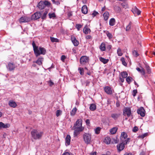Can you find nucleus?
Segmentation results:
<instances>
[{"mask_svg": "<svg viewBox=\"0 0 155 155\" xmlns=\"http://www.w3.org/2000/svg\"><path fill=\"white\" fill-rule=\"evenodd\" d=\"M100 48L101 51H104L105 50V45L104 43H102L101 44Z\"/></svg>", "mask_w": 155, "mask_h": 155, "instance_id": "29", "label": "nucleus"}, {"mask_svg": "<svg viewBox=\"0 0 155 155\" xmlns=\"http://www.w3.org/2000/svg\"><path fill=\"white\" fill-rule=\"evenodd\" d=\"M130 140V138H127V139L126 140L124 141V143H123L124 144V145H125V144H127V143L128 142H129V141Z\"/></svg>", "mask_w": 155, "mask_h": 155, "instance_id": "57", "label": "nucleus"}, {"mask_svg": "<svg viewBox=\"0 0 155 155\" xmlns=\"http://www.w3.org/2000/svg\"><path fill=\"white\" fill-rule=\"evenodd\" d=\"M90 109L91 111H94L96 109V105L94 104H91L90 107Z\"/></svg>", "mask_w": 155, "mask_h": 155, "instance_id": "30", "label": "nucleus"}, {"mask_svg": "<svg viewBox=\"0 0 155 155\" xmlns=\"http://www.w3.org/2000/svg\"><path fill=\"white\" fill-rule=\"evenodd\" d=\"M71 140V137L70 135H67L65 138V143L67 144L68 145L70 144V142Z\"/></svg>", "mask_w": 155, "mask_h": 155, "instance_id": "24", "label": "nucleus"}, {"mask_svg": "<svg viewBox=\"0 0 155 155\" xmlns=\"http://www.w3.org/2000/svg\"><path fill=\"white\" fill-rule=\"evenodd\" d=\"M50 39L51 41L52 42H58L59 40L57 38H55L54 37H50Z\"/></svg>", "mask_w": 155, "mask_h": 155, "instance_id": "37", "label": "nucleus"}, {"mask_svg": "<svg viewBox=\"0 0 155 155\" xmlns=\"http://www.w3.org/2000/svg\"><path fill=\"white\" fill-rule=\"evenodd\" d=\"M114 9L115 12L117 13H120L121 12L120 8L118 6L115 5L114 7Z\"/></svg>", "mask_w": 155, "mask_h": 155, "instance_id": "28", "label": "nucleus"}, {"mask_svg": "<svg viewBox=\"0 0 155 155\" xmlns=\"http://www.w3.org/2000/svg\"><path fill=\"white\" fill-rule=\"evenodd\" d=\"M120 61H121L123 65L125 66H126L127 65V64L125 61V59L124 58H121L120 59Z\"/></svg>", "mask_w": 155, "mask_h": 155, "instance_id": "43", "label": "nucleus"}, {"mask_svg": "<svg viewBox=\"0 0 155 155\" xmlns=\"http://www.w3.org/2000/svg\"><path fill=\"white\" fill-rule=\"evenodd\" d=\"M71 39L74 46H76L78 45L79 44V42L76 39L74 36H71Z\"/></svg>", "mask_w": 155, "mask_h": 155, "instance_id": "14", "label": "nucleus"}, {"mask_svg": "<svg viewBox=\"0 0 155 155\" xmlns=\"http://www.w3.org/2000/svg\"><path fill=\"white\" fill-rule=\"evenodd\" d=\"M120 81L121 82L123 83L124 82V78H120Z\"/></svg>", "mask_w": 155, "mask_h": 155, "instance_id": "62", "label": "nucleus"}, {"mask_svg": "<svg viewBox=\"0 0 155 155\" xmlns=\"http://www.w3.org/2000/svg\"><path fill=\"white\" fill-rule=\"evenodd\" d=\"M78 70L79 71V73L81 75H83L84 74V71L83 68H79Z\"/></svg>", "mask_w": 155, "mask_h": 155, "instance_id": "41", "label": "nucleus"}, {"mask_svg": "<svg viewBox=\"0 0 155 155\" xmlns=\"http://www.w3.org/2000/svg\"><path fill=\"white\" fill-rule=\"evenodd\" d=\"M44 58H39L36 61H34L33 63H35L39 65H41L42 64V62L43 61Z\"/></svg>", "mask_w": 155, "mask_h": 155, "instance_id": "18", "label": "nucleus"}, {"mask_svg": "<svg viewBox=\"0 0 155 155\" xmlns=\"http://www.w3.org/2000/svg\"><path fill=\"white\" fill-rule=\"evenodd\" d=\"M98 14V13L97 12L94 11L93 12L92 14V15L93 17H94Z\"/></svg>", "mask_w": 155, "mask_h": 155, "instance_id": "55", "label": "nucleus"}, {"mask_svg": "<svg viewBox=\"0 0 155 155\" xmlns=\"http://www.w3.org/2000/svg\"><path fill=\"white\" fill-rule=\"evenodd\" d=\"M138 130V128L136 126L134 127L133 129V131L134 132H136Z\"/></svg>", "mask_w": 155, "mask_h": 155, "instance_id": "53", "label": "nucleus"}, {"mask_svg": "<svg viewBox=\"0 0 155 155\" xmlns=\"http://www.w3.org/2000/svg\"><path fill=\"white\" fill-rule=\"evenodd\" d=\"M77 110V109L76 107L73 108L70 112L71 115L72 116H74Z\"/></svg>", "mask_w": 155, "mask_h": 155, "instance_id": "34", "label": "nucleus"}, {"mask_svg": "<svg viewBox=\"0 0 155 155\" xmlns=\"http://www.w3.org/2000/svg\"><path fill=\"white\" fill-rule=\"evenodd\" d=\"M131 11L135 15H139L141 13V11L136 6L133 7Z\"/></svg>", "mask_w": 155, "mask_h": 155, "instance_id": "10", "label": "nucleus"}, {"mask_svg": "<svg viewBox=\"0 0 155 155\" xmlns=\"http://www.w3.org/2000/svg\"><path fill=\"white\" fill-rule=\"evenodd\" d=\"M106 8L105 6H104L103 8H102L101 9V11L103 12H104Z\"/></svg>", "mask_w": 155, "mask_h": 155, "instance_id": "64", "label": "nucleus"}, {"mask_svg": "<svg viewBox=\"0 0 155 155\" xmlns=\"http://www.w3.org/2000/svg\"><path fill=\"white\" fill-rule=\"evenodd\" d=\"M51 5V3L48 1H46L45 2L41 1L38 3V6L40 9L41 10L44 9L46 7H49Z\"/></svg>", "mask_w": 155, "mask_h": 155, "instance_id": "3", "label": "nucleus"}, {"mask_svg": "<svg viewBox=\"0 0 155 155\" xmlns=\"http://www.w3.org/2000/svg\"><path fill=\"white\" fill-rule=\"evenodd\" d=\"M137 93V90H134L132 92V95L134 97L136 96V94Z\"/></svg>", "mask_w": 155, "mask_h": 155, "instance_id": "51", "label": "nucleus"}, {"mask_svg": "<svg viewBox=\"0 0 155 155\" xmlns=\"http://www.w3.org/2000/svg\"><path fill=\"white\" fill-rule=\"evenodd\" d=\"M86 124L87 125H89L90 124V121L89 119H87L86 120Z\"/></svg>", "mask_w": 155, "mask_h": 155, "instance_id": "58", "label": "nucleus"}, {"mask_svg": "<svg viewBox=\"0 0 155 155\" xmlns=\"http://www.w3.org/2000/svg\"><path fill=\"white\" fill-rule=\"evenodd\" d=\"M48 11L46 10L45 12L44 13L43 15L41 17V19H45L46 18V15L48 13Z\"/></svg>", "mask_w": 155, "mask_h": 155, "instance_id": "35", "label": "nucleus"}, {"mask_svg": "<svg viewBox=\"0 0 155 155\" xmlns=\"http://www.w3.org/2000/svg\"><path fill=\"white\" fill-rule=\"evenodd\" d=\"M116 106L117 107H119L120 106V102L117 101L116 103Z\"/></svg>", "mask_w": 155, "mask_h": 155, "instance_id": "61", "label": "nucleus"}, {"mask_svg": "<svg viewBox=\"0 0 155 155\" xmlns=\"http://www.w3.org/2000/svg\"><path fill=\"white\" fill-rule=\"evenodd\" d=\"M122 6L124 8H128L127 5L125 3H122L121 4Z\"/></svg>", "mask_w": 155, "mask_h": 155, "instance_id": "54", "label": "nucleus"}, {"mask_svg": "<svg viewBox=\"0 0 155 155\" xmlns=\"http://www.w3.org/2000/svg\"><path fill=\"white\" fill-rule=\"evenodd\" d=\"M132 78L131 77H128L126 78V81L128 84H130L131 82V80Z\"/></svg>", "mask_w": 155, "mask_h": 155, "instance_id": "45", "label": "nucleus"}, {"mask_svg": "<svg viewBox=\"0 0 155 155\" xmlns=\"http://www.w3.org/2000/svg\"><path fill=\"white\" fill-rule=\"evenodd\" d=\"M49 17L50 18H54L56 17V15L54 13H49L48 14Z\"/></svg>", "mask_w": 155, "mask_h": 155, "instance_id": "36", "label": "nucleus"}, {"mask_svg": "<svg viewBox=\"0 0 155 155\" xmlns=\"http://www.w3.org/2000/svg\"><path fill=\"white\" fill-rule=\"evenodd\" d=\"M120 116V114L119 113H113L111 114L110 116L114 120H116Z\"/></svg>", "mask_w": 155, "mask_h": 155, "instance_id": "15", "label": "nucleus"}, {"mask_svg": "<svg viewBox=\"0 0 155 155\" xmlns=\"http://www.w3.org/2000/svg\"><path fill=\"white\" fill-rule=\"evenodd\" d=\"M137 113L142 117H144L145 115V110L143 107L140 108L137 110Z\"/></svg>", "mask_w": 155, "mask_h": 155, "instance_id": "13", "label": "nucleus"}, {"mask_svg": "<svg viewBox=\"0 0 155 155\" xmlns=\"http://www.w3.org/2000/svg\"><path fill=\"white\" fill-rule=\"evenodd\" d=\"M117 54L118 56H121L123 54L121 52V50L120 48H118L117 50Z\"/></svg>", "mask_w": 155, "mask_h": 155, "instance_id": "47", "label": "nucleus"}, {"mask_svg": "<svg viewBox=\"0 0 155 155\" xmlns=\"http://www.w3.org/2000/svg\"><path fill=\"white\" fill-rule=\"evenodd\" d=\"M75 128L79 129L81 128H84L82 127V121L81 119H78L77 120L73 127Z\"/></svg>", "mask_w": 155, "mask_h": 155, "instance_id": "6", "label": "nucleus"}, {"mask_svg": "<svg viewBox=\"0 0 155 155\" xmlns=\"http://www.w3.org/2000/svg\"><path fill=\"white\" fill-rule=\"evenodd\" d=\"M132 24V23L131 22H130L126 27V31H129L130 29Z\"/></svg>", "mask_w": 155, "mask_h": 155, "instance_id": "39", "label": "nucleus"}, {"mask_svg": "<svg viewBox=\"0 0 155 155\" xmlns=\"http://www.w3.org/2000/svg\"><path fill=\"white\" fill-rule=\"evenodd\" d=\"M82 12L85 14H86L87 12V8L86 5H84L81 8Z\"/></svg>", "mask_w": 155, "mask_h": 155, "instance_id": "23", "label": "nucleus"}, {"mask_svg": "<svg viewBox=\"0 0 155 155\" xmlns=\"http://www.w3.org/2000/svg\"><path fill=\"white\" fill-rule=\"evenodd\" d=\"M145 68L147 70V73L148 74H150L151 73V70L150 68L147 64H145Z\"/></svg>", "mask_w": 155, "mask_h": 155, "instance_id": "31", "label": "nucleus"}, {"mask_svg": "<svg viewBox=\"0 0 155 155\" xmlns=\"http://www.w3.org/2000/svg\"><path fill=\"white\" fill-rule=\"evenodd\" d=\"M8 104L11 107L15 108L17 106L16 103L14 101L10 100L9 101Z\"/></svg>", "mask_w": 155, "mask_h": 155, "instance_id": "20", "label": "nucleus"}, {"mask_svg": "<svg viewBox=\"0 0 155 155\" xmlns=\"http://www.w3.org/2000/svg\"><path fill=\"white\" fill-rule=\"evenodd\" d=\"M104 142L107 144H109L110 142V139L109 137H107L105 138Z\"/></svg>", "mask_w": 155, "mask_h": 155, "instance_id": "33", "label": "nucleus"}, {"mask_svg": "<svg viewBox=\"0 0 155 155\" xmlns=\"http://www.w3.org/2000/svg\"><path fill=\"white\" fill-rule=\"evenodd\" d=\"M10 127V125L9 124H5L2 122H0V129L2 128H6Z\"/></svg>", "mask_w": 155, "mask_h": 155, "instance_id": "17", "label": "nucleus"}, {"mask_svg": "<svg viewBox=\"0 0 155 155\" xmlns=\"http://www.w3.org/2000/svg\"><path fill=\"white\" fill-rule=\"evenodd\" d=\"M115 20L114 18H112L110 20L109 25L111 26H114L115 25Z\"/></svg>", "mask_w": 155, "mask_h": 155, "instance_id": "32", "label": "nucleus"}, {"mask_svg": "<svg viewBox=\"0 0 155 155\" xmlns=\"http://www.w3.org/2000/svg\"><path fill=\"white\" fill-rule=\"evenodd\" d=\"M80 63L84 65L88 62L89 58L85 56H82L80 58Z\"/></svg>", "mask_w": 155, "mask_h": 155, "instance_id": "7", "label": "nucleus"}, {"mask_svg": "<svg viewBox=\"0 0 155 155\" xmlns=\"http://www.w3.org/2000/svg\"><path fill=\"white\" fill-rule=\"evenodd\" d=\"M83 32L85 34H87L88 33L90 32L91 31V30L87 28L86 26H85L83 30Z\"/></svg>", "mask_w": 155, "mask_h": 155, "instance_id": "26", "label": "nucleus"}, {"mask_svg": "<svg viewBox=\"0 0 155 155\" xmlns=\"http://www.w3.org/2000/svg\"><path fill=\"white\" fill-rule=\"evenodd\" d=\"M121 136L123 137L124 139H125L127 138V135L126 133L123 132L121 134Z\"/></svg>", "mask_w": 155, "mask_h": 155, "instance_id": "44", "label": "nucleus"}, {"mask_svg": "<svg viewBox=\"0 0 155 155\" xmlns=\"http://www.w3.org/2000/svg\"><path fill=\"white\" fill-rule=\"evenodd\" d=\"M131 114V111L130 108L129 107H126L124 110L123 115H127V117L130 116Z\"/></svg>", "mask_w": 155, "mask_h": 155, "instance_id": "9", "label": "nucleus"}, {"mask_svg": "<svg viewBox=\"0 0 155 155\" xmlns=\"http://www.w3.org/2000/svg\"><path fill=\"white\" fill-rule=\"evenodd\" d=\"M84 128H81L79 129L74 128L75 130L74 131V135L75 136H77L78 134H79L80 132L84 130Z\"/></svg>", "mask_w": 155, "mask_h": 155, "instance_id": "16", "label": "nucleus"}, {"mask_svg": "<svg viewBox=\"0 0 155 155\" xmlns=\"http://www.w3.org/2000/svg\"><path fill=\"white\" fill-rule=\"evenodd\" d=\"M41 14L40 12H37L35 13L31 16V20H36L38 19L41 17Z\"/></svg>", "mask_w": 155, "mask_h": 155, "instance_id": "8", "label": "nucleus"}, {"mask_svg": "<svg viewBox=\"0 0 155 155\" xmlns=\"http://www.w3.org/2000/svg\"><path fill=\"white\" fill-rule=\"evenodd\" d=\"M118 128L116 127H114L110 130V132L112 134H115L117 131Z\"/></svg>", "mask_w": 155, "mask_h": 155, "instance_id": "22", "label": "nucleus"}, {"mask_svg": "<svg viewBox=\"0 0 155 155\" xmlns=\"http://www.w3.org/2000/svg\"><path fill=\"white\" fill-rule=\"evenodd\" d=\"M106 34L107 36L109 39H111L112 38L113 36L112 34L110 33L108 31H107L106 32Z\"/></svg>", "mask_w": 155, "mask_h": 155, "instance_id": "40", "label": "nucleus"}, {"mask_svg": "<svg viewBox=\"0 0 155 155\" xmlns=\"http://www.w3.org/2000/svg\"><path fill=\"white\" fill-rule=\"evenodd\" d=\"M148 135L147 133H145L144 134H142L141 135H139L138 136V138H141V139H143L146 137Z\"/></svg>", "mask_w": 155, "mask_h": 155, "instance_id": "42", "label": "nucleus"}, {"mask_svg": "<svg viewBox=\"0 0 155 155\" xmlns=\"http://www.w3.org/2000/svg\"><path fill=\"white\" fill-rule=\"evenodd\" d=\"M101 128L100 127H97L95 130V132L96 134H98L100 132Z\"/></svg>", "mask_w": 155, "mask_h": 155, "instance_id": "48", "label": "nucleus"}, {"mask_svg": "<svg viewBox=\"0 0 155 155\" xmlns=\"http://www.w3.org/2000/svg\"><path fill=\"white\" fill-rule=\"evenodd\" d=\"M121 74L123 78H126L127 76L128 75V74L126 71L122 72Z\"/></svg>", "mask_w": 155, "mask_h": 155, "instance_id": "38", "label": "nucleus"}, {"mask_svg": "<svg viewBox=\"0 0 155 155\" xmlns=\"http://www.w3.org/2000/svg\"><path fill=\"white\" fill-rule=\"evenodd\" d=\"M83 137L84 142L87 144L90 143L91 140V136L87 133H85L83 135Z\"/></svg>", "mask_w": 155, "mask_h": 155, "instance_id": "4", "label": "nucleus"}, {"mask_svg": "<svg viewBox=\"0 0 155 155\" xmlns=\"http://www.w3.org/2000/svg\"><path fill=\"white\" fill-rule=\"evenodd\" d=\"M136 69L142 75H145V71L144 69L143 68H141L140 69L139 68L137 67Z\"/></svg>", "mask_w": 155, "mask_h": 155, "instance_id": "21", "label": "nucleus"}, {"mask_svg": "<svg viewBox=\"0 0 155 155\" xmlns=\"http://www.w3.org/2000/svg\"><path fill=\"white\" fill-rule=\"evenodd\" d=\"M104 89L105 92L108 94H111L113 93V90L109 86H106L104 87Z\"/></svg>", "mask_w": 155, "mask_h": 155, "instance_id": "11", "label": "nucleus"}, {"mask_svg": "<svg viewBox=\"0 0 155 155\" xmlns=\"http://www.w3.org/2000/svg\"><path fill=\"white\" fill-rule=\"evenodd\" d=\"M100 60L103 62L104 64H106L107 63L108 61L109 60L108 59H105L102 57H100L99 58Z\"/></svg>", "mask_w": 155, "mask_h": 155, "instance_id": "27", "label": "nucleus"}, {"mask_svg": "<svg viewBox=\"0 0 155 155\" xmlns=\"http://www.w3.org/2000/svg\"><path fill=\"white\" fill-rule=\"evenodd\" d=\"M82 25L80 24H76V28L77 29L78 31H79L80 29L82 27Z\"/></svg>", "mask_w": 155, "mask_h": 155, "instance_id": "50", "label": "nucleus"}, {"mask_svg": "<svg viewBox=\"0 0 155 155\" xmlns=\"http://www.w3.org/2000/svg\"><path fill=\"white\" fill-rule=\"evenodd\" d=\"M31 137L35 140H39L41 138L44 133L41 131L36 129H33L31 132Z\"/></svg>", "mask_w": 155, "mask_h": 155, "instance_id": "2", "label": "nucleus"}, {"mask_svg": "<svg viewBox=\"0 0 155 155\" xmlns=\"http://www.w3.org/2000/svg\"><path fill=\"white\" fill-rule=\"evenodd\" d=\"M7 67L9 71H12L15 69V66L13 63L9 62L8 63Z\"/></svg>", "mask_w": 155, "mask_h": 155, "instance_id": "12", "label": "nucleus"}, {"mask_svg": "<svg viewBox=\"0 0 155 155\" xmlns=\"http://www.w3.org/2000/svg\"><path fill=\"white\" fill-rule=\"evenodd\" d=\"M62 114V111L60 110H58L56 111V115L57 117H59Z\"/></svg>", "mask_w": 155, "mask_h": 155, "instance_id": "46", "label": "nucleus"}, {"mask_svg": "<svg viewBox=\"0 0 155 155\" xmlns=\"http://www.w3.org/2000/svg\"><path fill=\"white\" fill-rule=\"evenodd\" d=\"M90 83V81H88V80L86 82V85L88 86L89 85Z\"/></svg>", "mask_w": 155, "mask_h": 155, "instance_id": "63", "label": "nucleus"}, {"mask_svg": "<svg viewBox=\"0 0 155 155\" xmlns=\"http://www.w3.org/2000/svg\"><path fill=\"white\" fill-rule=\"evenodd\" d=\"M103 16L105 21H107L108 19L109 14L108 12H105L103 14Z\"/></svg>", "mask_w": 155, "mask_h": 155, "instance_id": "25", "label": "nucleus"}, {"mask_svg": "<svg viewBox=\"0 0 155 155\" xmlns=\"http://www.w3.org/2000/svg\"><path fill=\"white\" fill-rule=\"evenodd\" d=\"M31 20V18L29 17L24 16H22L19 20L20 23L28 22Z\"/></svg>", "mask_w": 155, "mask_h": 155, "instance_id": "5", "label": "nucleus"}, {"mask_svg": "<svg viewBox=\"0 0 155 155\" xmlns=\"http://www.w3.org/2000/svg\"><path fill=\"white\" fill-rule=\"evenodd\" d=\"M91 38V36L90 35H87L86 37V39H90Z\"/></svg>", "mask_w": 155, "mask_h": 155, "instance_id": "60", "label": "nucleus"}, {"mask_svg": "<svg viewBox=\"0 0 155 155\" xmlns=\"http://www.w3.org/2000/svg\"><path fill=\"white\" fill-rule=\"evenodd\" d=\"M66 58V57L65 55H62L61 56V60L62 61H64V60Z\"/></svg>", "mask_w": 155, "mask_h": 155, "instance_id": "56", "label": "nucleus"}, {"mask_svg": "<svg viewBox=\"0 0 155 155\" xmlns=\"http://www.w3.org/2000/svg\"><path fill=\"white\" fill-rule=\"evenodd\" d=\"M133 54L134 56L136 57L139 55L138 53L135 50H134L133 51Z\"/></svg>", "mask_w": 155, "mask_h": 155, "instance_id": "49", "label": "nucleus"}, {"mask_svg": "<svg viewBox=\"0 0 155 155\" xmlns=\"http://www.w3.org/2000/svg\"><path fill=\"white\" fill-rule=\"evenodd\" d=\"M62 155H72L71 154H70L68 152H65Z\"/></svg>", "mask_w": 155, "mask_h": 155, "instance_id": "59", "label": "nucleus"}, {"mask_svg": "<svg viewBox=\"0 0 155 155\" xmlns=\"http://www.w3.org/2000/svg\"><path fill=\"white\" fill-rule=\"evenodd\" d=\"M48 83L50 86H52L54 84V83L51 80H50L49 81H48Z\"/></svg>", "mask_w": 155, "mask_h": 155, "instance_id": "52", "label": "nucleus"}, {"mask_svg": "<svg viewBox=\"0 0 155 155\" xmlns=\"http://www.w3.org/2000/svg\"><path fill=\"white\" fill-rule=\"evenodd\" d=\"M124 147V144L123 143H120L117 146V149L119 151H120L123 150Z\"/></svg>", "mask_w": 155, "mask_h": 155, "instance_id": "19", "label": "nucleus"}, {"mask_svg": "<svg viewBox=\"0 0 155 155\" xmlns=\"http://www.w3.org/2000/svg\"><path fill=\"white\" fill-rule=\"evenodd\" d=\"M32 45L34 54L36 57L40 54L45 55V54L46 53L45 49L43 47L36 46L34 41H33Z\"/></svg>", "mask_w": 155, "mask_h": 155, "instance_id": "1", "label": "nucleus"}]
</instances>
